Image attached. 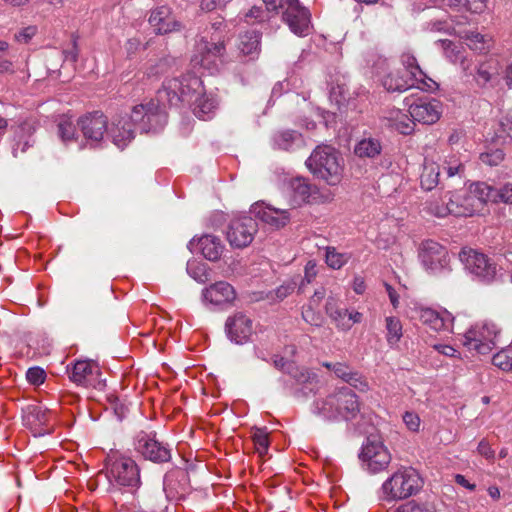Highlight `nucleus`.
I'll return each instance as SVG.
<instances>
[{"label": "nucleus", "mask_w": 512, "mask_h": 512, "mask_svg": "<svg viewBox=\"0 0 512 512\" xmlns=\"http://www.w3.org/2000/svg\"><path fill=\"white\" fill-rule=\"evenodd\" d=\"M167 102L158 101V92L155 99L133 107L131 113L115 115L111 123V137L113 143L120 149L125 148L133 139L135 129L141 133L158 132L167 123Z\"/></svg>", "instance_id": "obj_1"}, {"label": "nucleus", "mask_w": 512, "mask_h": 512, "mask_svg": "<svg viewBox=\"0 0 512 512\" xmlns=\"http://www.w3.org/2000/svg\"><path fill=\"white\" fill-rule=\"evenodd\" d=\"M360 412L357 395L349 387H341L325 399L314 402V413L326 420H352Z\"/></svg>", "instance_id": "obj_2"}, {"label": "nucleus", "mask_w": 512, "mask_h": 512, "mask_svg": "<svg viewBox=\"0 0 512 512\" xmlns=\"http://www.w3.org/2000/svg\"><path fill=\"white\" fill-rule=\"evenodd\" d=\"M343 162V157L334 147L318 145L306 160V166L316 179L334 186L342 179Z\"/></svg>", "instance_id": "obj_3"}, {"label": "nucleus", "mask_w": 512, "mask_h": 512, "mask_svg": "<svg viewBox=\"0 0 512 512\" xmlns=\"http://www.w3.org/2000/svg\"><path fill=\"white\" fill-rule=\"evenodd\" d=\"M158 101L167 102L169 107H178L180 104H192L195 97L203 92L202 81L193 74L166 79L157 91Z\"/></svg>", "instance_id": "obj_4"}, {"label": "nucleus", "mask_w": 512, "mask_h": 512, "mask_svg": "<svg viewBox=\"0 0 512 512\" xmlns=\"http://www.w3.org/2000/svg\"><path fill=\"white\" fill-rule=\"evenodd\" d=\"M423 486V480L416 469L402 467L387 478L382 486L383 499L400 501L416 495Z\"/></svg>", "instance_id": "obj_5"}, {"label": "nucleus", "mask_w": 512, "mask_h": 512, "mask_svg": "<svg viewBox=\"0 0 512 512\" xmlns=\"http://www.w3.org/2000/svg\"><path fill=\"white\" fill-rule=\"evenodd\" d=\"M459 256L465 268L483 283L490 284L502 276L501 268L481 252L473 249L462 250Z\"/></svg>", "instance_id": "obj_6"}, {"label": "nucleus", "mask_w": 512, "mask_h": 512, "mask_svg": "<svg viewBox=\"0 0 512 512\" xmlns=\"http://www.w3.org/2000/svg\"><path fill=\"white\" fill-rule=\"evenodd\" d=\"M134 449L145 460L165 464L172 460V448L168 443L158 441L156 432L140 431L134 437Z\"/></svg>", "instance_id": "obj_7"}, {"label": "nucleus", "mask_w": 512, "mask_h": 512, "mask_svg": "<svg viewBox=\"0 0 512 512\" xmlns=\"http://www.w3.org/2000/svg\"><path fill=\"white\" fill-rule=\"evenodd\" d=\"M108 478L114 480L119 486L138 489L141 486L140 467L130 457L121 456L106 460Z\"/></svg>", "instance_id": "obj_8"}, {"label": "nucleus", "mask_w": 512, "mask_h": 512, "mask_svg": "<svg viewBox=\"0 0 512 512\" xmlns=\"http://www.w3.org/2000/svg\"><path fill=\"white\" fill-rule=\"evenodd\" d=\"M359 458L366 464L367 470L373 474L385 470L391 462V454L377 435L366 438Z\"/></svg>", "instance_id": "obj_9"}, {"label": "nucleus", "mask_w": 512, "mask_h": 512, "mask_svg": "<svg viewBox=\"0 0 512 512\" xmlns=\"http://www.w3.org/2000/svg\"><path fill=\"white\" fill-rule=\"evenodd\" d=\"M498 333L494 324L475 326L466 332L462 343L469 351L486 355L495 347Z\"/></svg>", "instance_id": "obj_10"}, {"label": "nucleus", "mask_w": 512, "mask_h": 512, "mask_svg": "<svg viewBox=\"0 0 512 512\" xmlns=\"http://www.w3.org/2000/svg\"><path fill=\"white\" fill-rule=\"evenodd\" d=\"M258 231L256 220L250 216L233 219L227 229V240L234 248H245L251 244Z\"/></svg>", "instance_id": "obj_11"}, {"label": "nucleus", "mask_w": 512, "mask_h": 512, "mask_svg": "<svg viewBox=\"0 0 512 512\" xmlns=\"http://www.w3.org/2000/svg\"><path fill=\"white\" fill-rule=\"evenodd\" d=\"M197 52L192 61L201 67L210 71L217 70V61L221 63L226 53L225 41L220 37L213 38L212 41L201 40L197 45Z\"/></svg>", "instance_id": "obj_12"}, {"label": "nucleus", "mask_w": 512, "mask_h": 512, "mask_svg": "<svg viewBox=\"0 0 512 512\" xmlns=\"http://www.w3.org/2000/svg\"><path fill=\"white\" fill-rule=\"evenodd\" d=\"M148 23L157 35L179 32L184 28L173 8L167 4L157 5L151 9Z\"/></svg>", "instance_id": "obj_13"}, {"label": "nucleus", "mask_w": 512, "mask_h": 512, "mask_svg": "<svg viewBox=\"0 0 512 512\" xmlns=\"http://www.w3.org/2000/svg\"><path fill=\"white\" fill-rule=\"evenodd\" d=\"M77 126L84 138L92 143H98L105 133L111 136V128L108 129V119L101 111L86 113L79 117Z\"/></svg>", "instance_id": "obj_14"}, {"label": "nucleus", "mask_w": 512, "mask_h": 512, "mask_svg": "<svg viewBox=\"0 0 512 512\" xmlns=\"http://www.w3.org/2000/svg\"><path fill=\"white\" fill-rule=\"evenodd\" d=\"M419 257L424 267L432 273L442 271L449 263L447 249L433 240L421 244Z\"/></svg>", "instance_id": "obj_15"}, {"label": "nucleus", "mask_w": 512, "mask_h": 512, "mask_svg": "<svg viewBox=\"0 0 512 512\" xmlns=\"http://www.w3.org/2000/svg\"><path fill=\"white\" fill-rule=\"evenodd\" d=\"M225 331L230 341L238 345L247 343L253 334V321L242 312L227 318Z\"/></svg>", "instance_id": "obj_16"}, {"label": "nucleus", "mask_w": 512, "mask_h": 512, "mask_svg": "<svg viewBox=\"0 0 512 512\" xmlns=\"http://www.w3.org/2000/svg\"><path fill=\"white\" fill-rule=\"evenodd\" d=\"M410 117L419 123L431 125L436 123L442 114V104L437 99L422 98L409 106Z\"/></svg>", "instance_id": "obj_17"}, {"label": "nucleus", "mask_w": 512, "mask_h": 512, "mask_svg": "<svg viewBox=\"0 0 512 512\" xmlns=\"http://www.w3.org/2000/svg\"><path fill=\"white\" fill-rule=\"evenodd\" d=\"M188 249L192 253H201L209 261H218L224 251L221 239L215 235L205 234L200 238H193L188 243Z\"/></svg>", "instance_id": "obj_18"}, {"label": "nucleus", "mask_w": 512, "mask_h": 512, "mask_svg": "<svg viewBox=\"0 0 512 512\" xmlns=\"http://www.w3.org/2000/svg\"><path fill=\"white\" fill-rule=\"evenodd\" d=\"M67 372L73 383L83 387H96L95 381L101 374L99 366L89 360L76 361L71 369L67 367Z\"/></svg>", "instance_id": "obj_19"}, {"label": "nucleus", "mask_w": 512, "mask_h": 512, "mask_svg": "<svg viewBox=\"0 0 512 512\" xmlns=\"http://www.w3.org/2000/svg\"><path fill=\"white\" fill-rule=\"evenodd\" d=\"M251 213L264 223L276 228H283L290 221V213L287 209H278L263 203H255L251 207Z\"/></svg>", "instance_id": "obj_20"}, {"label": "nucleus", "mask_w": 512, "mask_h": 512, "mask_svg": "<svg viewBox=\"0 0 512 512\" xmlns=\"http://www.w3.org/2000/svg\"><path fill=\"white\" fill-rule=\"evenodd\" d=\"M310 12L306 7L286 9L283 13V20L290 30L298 36H306L310 29Z\"/></svg>", "instance_id": "obj_21"}, {"label": "nucleus", "mask_w": 512, "mask_h": 512, "mask_svg": "<svg viewBox=\"0 0 512 512\" xmlns=\"http://www.w3.org/2000/svg\"><path fill=\"white\" fill-rule=\"evenodd\" d=\"M498 188H494L485 182H475L469 186L468 195L464 199L470 207L475 209L487 202L497 203Z\"/></svg>", "instance_id": "obj_22"}, {"label": "nucleus", "mask_w": 512, "mask_h": 512, "mask_svg": "<svg viewBox=\"0 0 512 512\" xmlns=\"http://www.w3.org/2000/svg\"><path fill=\"white\" fill-rule=\"evenodd\" d=\"M415 81L413 72L397 69L383 78L382 85L389 92H404L412 88Z\"/></svg>", "instance_id": "obj_23"}, {"label": "nucleus", "mask_w": 512, "mask_h": 512, "mask_svg": "<svg viewBox=\"0 0 512 512\" xmlns=\"http://www.w3.org/2000/svg\"><path fill=\"white\" fill-rule=\"evenodd\" d=\"M235 296L233 286L226 281L216 282L203 290L204 299L215 305L231 302Z\"/></svg>", "instance_id": "obj_24"}, {"label": "nucleus", "mask_w": 512, "mask_h": 512, "mask_svg": "<svg viewBox=\"0 0 512 512\" xmlns=\"http://www.w3.org/2000/svg\"><path fill=\"white\" fill-rule=\"evenodd\" d=\"M261 33L256 30H248L239 35L238 50L240 55L248 57L249 61L258 58L261 52Z\"/></svg>", "instance_id": "obj_25"}, {"label": "nucleus", "mask_w": 512, "mask_h": 512, "mask_svg": "<svg viewBox=\"0 0 512 512\" xmlns=\"http://www.w3.org/2000/svg\"><path fill=\"white\" fill-rule=\"evenodd\" d=\"M290 187L293 192L294 201L300 205L316 201L319 198V189L303 177H296L291 180Z\"/></svg>", "instance_id": "obj_26"}, {"label": "nucleus", "mask_w": 512, "mask_h": 512, "mask_svg": "<svg viewBox=\"0 0 512 512\" xmlns=\"http://www.w3.org/2000/svg\"><path fill=\"white\" fill-rule=\"evenodd\" d=\"M288 374L295 379V381L302 385L299 390L301 394L307 397L309 394H315L319 389V380L315 373H311L307 369H299L294 364L289 365Z\"/></svg>", "instance_id": "obj_27"}, {"label": "nucleus", "mask_w": 512, "mask_h": 512, "mask_svg": "<svg viewBox=\"0 0 512 512\" xmlns=\"http://www.w3.org/2000/svg\"><path fill=\"white\" fill-rule=\"evenodd\" d=\"M499 72L498 60L489 59L478 66L474 78L479 87L485 88L490 82L497 79Z\"/></svg>", "instance_id": "obj_28"}, {"label": "nucleus", "mask_w": 512, "mask_h": 512, "mask_svg": "<svg viewBox=\"0 0 512 512\" xmlns=\"http://www.w3.org/2000/svg\"><path fill=\"white\" fill-rule=\"evenodd\" d=\"M440 167L434 162L425 161L420 175V185L426 191H431L440 184Z\"/></svg>", "instance_id": "obj_29"}, {"label": "nucleus", "mask_w": 512, "mask_h": 512, "mask_svg": "<svg viewBox=\"0 0 512 512\" xmlns=\"http://www.w3.org/2000/svg\"><path fill=\"white\" fill-rule=\"evenodd\" d=\"M382 145L376 138H363L354 147V153L360 158H375L381 154Z\"/></svg>", "instance_id": "obj_30"}, {"label": "nucleus", "mask_w": 512, "mask_h": 512, "mask_svg": "<svg viewBox=\"0 0 512 512\" xmlns=\"http://www.w3.org/2000/svg\"><path fill=\"white\" fill-rule=\"evenodd\" d=\"M189 106L192 107L193 113L199 119H205L206 116H209L210 113L214 111L216 108V102L212 97H209L205 94L203 90L202 93H199L192 104Z\"/></svg>", "instance_id": "obj_31"}, {"label": "nucleus", "mask_w": 512, "mask_h": 512, "mask_svg": "<svg viewBox=\"0 0 512 512\" xmlns=\"http://www.w3.org/2000/svg\"><path fill=\"white\" fill-rule=\"evenodd\" d=\"M273 140L280 149L288 151L302 142V136L295 130H284L275 133Z\"/></svg>", "instance_id": "obj_32"}, {"label": "nucleus", "mask_w": 512, "mask_h": 512, "mask_svg": "<svg viewBox=\"0 0 512 512\" xmlns=\"http://www.w3.org/2000/svg\"><path fill=\"white\" fill-rule=\"evenodd\" d=\"M385 321L387 330L386 339L388 344L393 347L398 344L403 335L402 324L398 318L393 316L387 317Z\"/></svg>", "instance_id": "obj_33"}, {"label": "nucleus", "mask_w": 512, "mask_h": 512, "mask_svg": "<svg viewBox=\"0 0 512 512\" xmlns=\"http://www.w3.org/2000/svg\"><path fill=\"white\" fill-rule=\"evenodd\" d=\"M444 198L448 199L447 202H445L449 215H453L456 217H465L470 216L474 213L475 209L473 207H470L468 202L459 203L457 201H454L452 198V195H450V192H448Z\"/></svg>", "instance_id": "obj_34"}, {"label": "nucleus", "mask_w": 512, "mask_h": 512, "mask_svg": "<svg viewBox=\"0 0 512 512\" xmlns=\"http://www.w3.org/2000/svg\"><path fill=\"white\" fill-rule=\"evenodd\" d=\"M25 421L31 426H42L47 421V413L38 405H29L25 409Z\"/></svg>", "instance_id": "obj_35"}, {"label": "nucleus", "mask_w": 512, "mask_h": 512, "mask_svg": "<svg viewBox=\"0 0 512 512\" xmlns=\"http://www.w3.org/2000/svg\"><path fill=\"white\" fill-rule=\"evenodd\" d=\"M420 321L435 331L443 329L445 325L444 320L440 317L439 313L430 308L420 311Z\"/></svg>", "instance_id": "obj_36"}, {"label": "nucleus", "mask_w": 512, "mask_h": 512, "mask_svg": "<svg viewBox=\"0 0 512 512\" xmlns=\"http://www.w3.org/2000/svg\"><path fill=\"white\" fill-rule=\"evenodd\" d=\"M492 363L504 371L512 370V343L496 353L492 358Z\"/></svg>", "instance_id": "obj_37"}, {"label": "nucleus", "mask_w": 512, "mask_h": 512, "mask_svg": "<svg viewBox=\"0 0 512 512\" xmlns=\"http://www.w3.org/2000/svg\"><path fill=\"white\" fill-rule=\"evenodd\" d=\"M187 272L194 280L199 283H205L209 280L208 267L204 263H199L196 261L188 262Z\"/></svg>", "instance_id": "obj_38"}, {"label": "nucleus", "mask_w": 512, "mask_h": 512, "mask_svg": "<svg viewBox=\"0 0 512 512\" xmlns=\"http://www.w3.org/2000/svg\"><path fill=\"white\" fill-rule=\"evenodd\" d=\"M325 310L326 313L332 318V320L335 321L340 327L342 321L347 315V309H340L337 305V300L330 296L326 301Z\"/></svg>", "instance_id": "obj_39"}, {"label": "nucleus", "mask_w": 512, "mask_h": 512, "mask_svg": "<svg viewBox=\"0 0 512 512\" xmlns=\"http://www.w3.org/2000/svg\"><path fill=\"white\" fill-rule=\"evenodd\" d=\"M401 63L403 65L402 71L413 72L414 79L418 80V75L424 76L425 74L421 70L420 66L417 63V59L415 56L409 52L403 53L401 55Z\"/></svg>", "instance_id": "obj_40"}, {"label": "nucleus", "mask_w": 512, "mask_h": 512, "mask_svg": "<svg viewBox=\"0 0 512 512\" xmlns=\"http://www.w3.org/2000/svg\"><path fill=\"white\" fill-rule=\"evenodd\" d=\"M394 512H434L428 503L417 502L415 500L407 501L400 505Z\"/></svg>", "instance_id": "obj_41"}, {"label": "nucleus", "mask_w": 512, "mask_h": 512, "mask_svg": "<svg viewBox=\"0 0 512 512\" xmlns=\"http://www.w3.org/2000/svg\"><path fill=\"white\" fill-rule=\"evenodd\" d=\"M416 120L408 115H402L401 118L394 121V128L403 135H410L414 131Z\"/></svg>", "instance_id": "obj_42"}, {"label": "nucleus", "mask_w": 512, "mask_h": 512, "mask_svg": "<svg viewBox=\"0 0 512 512\" xmlns=\"http://www.w3.org/2000/svg\"><path fill=\"white\" fill-rule=\"evenodd\" d=\"M346 262L343 254L336 252L334 247L326 249V263L333 269H340Z\"/></svg>", "instance_id": "obj_43"}, {"label": "nucleus", "mask_w": 512, "mask_h": 512, "mask_svg": "<svg viewBox=\"0 0 512 512\" xmlns=\"http://www.w3.org/2000/svg\"><path fill=\"white\" fill-rule=\"evenodd\" d=\"M252 438L259 454L266 453L269 447V439L265 429L257 428Z\"/></svg>", "instance_id": "obj_44"}, {"label": "nucleus", "mask_w": 512, "mask_h": 512, "mask_svg": "<svg viewBox=\"0 0 512 512\" xmlns=\"http://www.w3.org/2000/svg\"><path fill=\"white\" fill-rule=\"evenodd\" d=\"M76 128L69 120H63L58 124V135L63 142L74 140Z\"/></svg>", "instance_id": "obj_45"}, {"label": "nucleus", "mask_w": 512, "mask_h": 512, "mask_svg": "<svg viewBox=\"0 0 512 512\" xmlns=\"http://www.w3.org/2000/svg\"><path fill=\"white\" fill-rule=\"evenodd\" d=\"M344 381L360 392H365L369 389L367 381L356 371H351Z\"/></svg>", "instance_id": "obj_46"}, {"label": "nucleus", "mask_w": 512, "mask_h": 512, "mask_svg": "<svg viewBox=\"0 0 512 512\" xmlns=\"http://www.w3.org/2000/svg\"><path fill=\"white\" fill-rule=\"evenodd\" d=\"M27 381L33 385H40L46 378V373L41 367H31L26 372Z\"/></svg>", "instance_id": "obj_47"}, {"label": "nucleus", "mask_w": 512, "mask_h": 512, "mask_svg": "<svg viewBox=\"0 0 512 512\" xmlns=\"http://www.w3.org/2000/svg\"><path fill=\"white\" fill-rule=\"evenodd\" d=\"M174 61H175L174 59L169 58V57L159 59L158 62L154 66H151L149 68L148 75L157 76V75L166 73L168 70V67Z\"/></svg>", "instance_id": "obj_48"}, {"label": "nucleus", "mask_w": 512, "mask_h": 512, "mask_svg": "<svg viewBox=\"0 0 512 512\" xmlns=\"http://www.w3.org/2000/svg\"><path fill=\"white\" fill-rule=\"evenodd\" d=\"M480 159L483 163L488 164L490 166H497L504 159V153L502 150H495L491 153L481 154Z\"/></svg>", "instance_id": "obj_49"}, {"label": "nucleus", "mask_w": 512, "mask_h": 512, "mask_svg": "<svg viewBox=\"0 0 512 512\" xmlns=\"http://www.w3.org/2000/svg\"><path fill=\"white\" fill-rule=\"evenodd\" d=\"M498 202L512 205V182H507L498 188L497 203Z\"/></svg>", "instance_id": "obj_50"}, {"label": "nucleus", "mask_w": 512, "mask_h": 512, "mask_svg": "<svg viewBox=\"0 0 512 512\" xmlns=\"http://www.w3.org/2000/svg\"><path fill=\"white\" fill-rule=\"evenodd\" d=\"M316 264L312 261H308L305 266V275L301 279V283L299 285V292L303 291L305 284H309L316 277Z\"/></svg>", "instance_id": "obj_51"}, {"label": "nucleus", "mask_w": 512, "mask_h": 512, "mask_svg": "<svg viewBox=\"0 0 512 512\" xmlns=\"http://www.w3.org/2000/svg\"><path fill=\"white\" fill-rule=\"evenodd\" d=\"M231 0H201L200 9L211 12L215 9H223Z\"/></svg>", "instance_id": "obj_52"}, {"label": "nucleus", "mask_w": 512, "mask_h": 512, "mask_svg": "<svg viewBox=\"0 0 512 512\" xmlns=\"http://www.w3.org/2000/svg\"><path fill=\"white\" fill-rule=\"evenodd\" d=\"M297 285H298V283L296 280H291V281L284 283L283 285L279 286L276 289V291H275L276 297L280 300H283L284 298H286L288 295H290L295 290Z\"/></svg>", "instance_id": "obj_53"}, {"label": "nucleus", "mask_w": 512, "mask_h": 512, "mask_svg": "<svg viewBox=\"0 0 512 512\" xmlns=\"http://www.w3.org/2000/svg\"><path fill=\"white\" fill-rule=\"evenodd\" d=\"M267 16L266 11L259 6H253L246 14L245 19L247 22H261Z\"/></svg>", "instance_id": "obj_54"}, {"label": "nucleus", "mask_w": 512, "mask_h": 512, "mask_svg": "<svg viewBox=\"0 0 512 512\" xmlns=\"http://www.w3.org/2000/svg\"><path fill=\"white\" fill-rule=\"evenodd\" d=\"M37 28L35 26H28L15 33L14 37L18 42L28 43L36 34Z\"/></svg>", "instance_id": "obj_55"}, {"label": "nucleus", "mask_w": 512, "mask_h": 512, "mask_svg": "<svg viewBox=\"0 0 512 512\" xmlns=\"http://www.w3.org/2000/svg\"><path fill=\"white\" fill-rule=\"evenodd\" d=\"M64 60L70 61L72 64H75L78 60L79 56V48L77 45V38L73 37L72 39V47L71 49H65L63 51Z\"/></svg>", "instance_id": "obj_56"}, {"label": "nucleus", "mask_w": 512, "mask_h": 512, "mask_svg": "<svg viewBox=\"0 0 512 512\" xmlns=\"http://www.w3.org/2000/svg\"><path fill=\"white\" fill-rule=\"evenodd\" d=\"M403 421L411 431H418L420 426V418L413 412H405L403 415Z\"/></svg>", "instance_id": "obj_57"}, {"label": "nucleus", "mask_w": 512, "mask_h": 512, "mask_svg": "<svg viewBox=\"0 0 512 512\" xmlns=\"http://www.w3.org/2000/svg\"><path fill=\"white\" fill-rule=\"evenodd\" d=\"M478 453L485 457L487 460L494 459L495 451L491 448V445L486 439H482L477 447Z\"/></svg>", "instance_id": "obj_58"}, {"label": "nucleus", "mask_w": 512, "mask_h": 512, "mask_svg": "<svg viewBox=\"0 0 512 512\" xmlns=\"http://www.w3.org/2000/svg\"><path fill=\"white\" fill-rule=\"evenodd\" d=\"M111 406L118 420H122L126 417L128 408L120 402L117 397H113V399H111Z\"/></svg>", "instance_id": "obj_59"}, {"label": "nucleus", "mask_w": 512, "mask_h": 512, "mask_svg": "<svg viewBox=\"0 0 512 512\" xmlns=\"http://www.w3.org/2000/svg\"><path fill=\"white\" fill-rule=\"evenodd\" d=\"M34 141H30V139H26L23 142L18 141L13 145L12 154L14 157H19L21 154H24L29 148L33 147Z\"/></svg>", "instance_id": "obj_60"}, {"label": "nucleus", "mask_w": 512, "mask_h": 512, "mask_svg": "<svg viewBox=\"0 0 512 512\" xmlns=\"http://www.w3.org/2000/svg\"><path fill=\"white\" fill-rule=\"evenodd\" d=\"M486 8L485 0H465V9L472 13H481Z\"/></svg>", "instance_id": "obj_61"}, {"label": "nucleus", "mask_w": 512, "mask_h": 512, "mask_svg": "<svg viewBox=\"0 0 512 512\" xmlns=\"http://www.w3.org/2000/svg\"><path fill=\"white\" fill-rule=\"evenodd\" d=\"M429 211L436 217L443 218L449 215L448 208L443 201L440 205L439 203H430Z\"/></svg>", "instance_id": "obj_62"}, {"label": "nucleus", "mask_w": 512, "mask_h": 512, "mask_svg": "<svg viewBox=\"0 0 512 512\" xmlns=\"http://www.w3.org/2000/svg\"><path fill=\"white\" fill-rule=\"evenodd\" d=\"M333 372L337 377L341 378L344 381L346 377H348L351 370L347 364L337 362L333 364Z\"/></svg>", "instance_id": "obj_63"}, {"label": "nucleus", "mask_w": 512, "mask_h": 512, "mask_svg": "<svg viewBox=\"0 0 512 512\" xmlns=\"http://www.w3.org/2000/svg\"><path fill=\"white\" fill-rule=\"evenodd\" d=\"M500 131L512 136V116H504L499 122Z\"/></svg>", "instance_id": "obj_64"}]
</instances>
